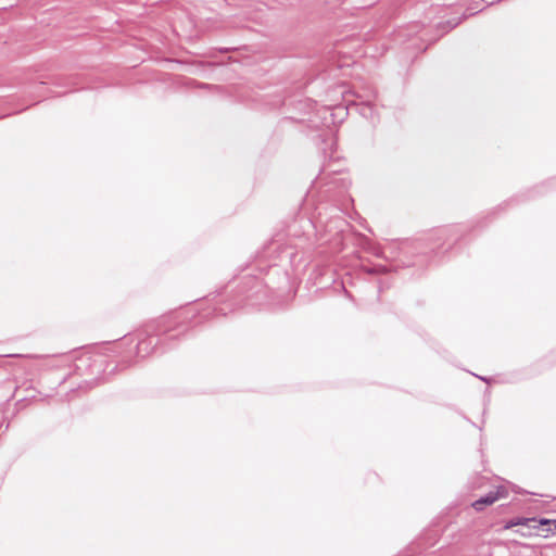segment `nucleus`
Returning <instances> with one entry per match:
<instances>
[{
	"label": "nucleus",
	"mask_w": 556,
	"mask_h": 556,
	"mask_svg": "<svg viewBox=\"0 0 556 556\" xmlns=\"http://www.w3.org/2000/svg\"><path fill=\"white\" fill-rule=\"evenodd\" d=\"M516 526H529L532 529H538L539 526H553V529H548L547 531L552 533H556V519H541L536 520L535 518H517L508 521L505 525V529H510Z\"/></svg>",
	"instance_id": "nucleus-1"
},
{
	"label": "nucleus",
	"mask_w": 556,
	"mask_h": 556,
	"mask_svg": "<svg viewBox=\"0 0 556 556\" xmlns=\"http://www.w3.org/2000/svg\"><path fill=\"white\" fill-rule=\"evenodd\" d=\"M504 497V489L500 488L496 492H490L485 496L473 502L472 506L477 510H482L485 506L495 503L498 498Z\"/></svg>",
	"instance_id": "nucleus-2"
}]
</instances>
